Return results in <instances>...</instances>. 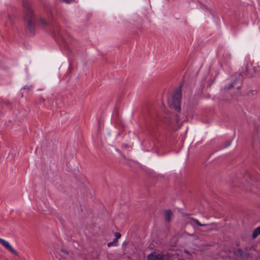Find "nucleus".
<instances>
[{
  "mask_svg": "<svg viewBox=\"0 0 260 260\" xmlns=\"http://www.w3.org/2000/svg\"><path fill=\"white\" fill-rule=\"evenodd\" d=\"M247 72H248V67H247V65L246 64L244 67V71H243L242 72V74H244V75H245V74H246Z\"/></svg>",
  "mask_w": 260,
  "mask_h": 260,
  "instance_id": "a211bd4d",
  "label": "nucleus"
},
{
  "mask_svg": "<svg viewBox=\"0 0 260 260\" xmlns=\"http://www.w3.org/2000/svg\"><path fill=\"white\" fill-rule=\"evenodd\" d=\"M209 156L208 157V159H209ZM211 165V161H209V160H207L206 161H203L202 164V168L205 169H210V166Z\"/></svg>",
  "mask_w": 260,
  "mask_h": 260,
  "instance_id": "9d476101",
  "label": "nucleus"
},
{
  "mask_svg": "<svg viewBox=\"0 0 260 260\" xmlns=\"http://www.w3.org/2000/svg\"><path fill=\"white\" fill-rule=\"evenodd\" d=\"M257 93V91L255 90H248L244 95L247 96L248 98H251L253 96H255Z\"/></svg>",
  "mask_w": 260,
  "mask_h": 260,
  "instance_id": "1a4fd4ad",
  "label": "nucleus"
},
{
  "mask_svg": "<svg viewBox=\"0 0 260 260\" xmlns=\"http://www.w3.org/2000/svg\"><path fill=\"white\" fill-rule=\"evenodd\" d=\"M115 236L116 239H118L121 237V234L119 233H115Z\"/></svg>",
  "mask_w": 260,
  "mask_h": 260,
  "instance_id": "6ab92c4d",
  "label": "nucleus"
},
{
  "mask_svg": "<svg viewBox=\"0 0 260 260\" xmlns=\"http://www.w3.org/2000/svg\"><path fill=\"white\" fill-rule=\"evenodd\" d=\"M177 122H179V118H178V115L177 116Z\"/></svg>",
  "mask_w": 260,
  "mask_h": 260,
  "instance_id": "5701e85b",
  "label": "nucleus"
},
{
  "mask_svg": "<svg viewBox=\"0 0 260 260\" xmlns=\"http://www.w3.org/2000/svg\"><path fill=\"white\" fill-rule=\"evenodd\" d=\"M0 244L12 254L18 255L17 252L12 247L8 241L0 238Z\"/></svg>",
  "mask_w": 260,
  "mask_h": 260,
  "instance_id": "20e7f679",
  "label": "nucleus"
},
{
  "mask_svg": "<svg viewBox=\"0 0 260 260\" xmlns=\"http://www.w3.org/2000/svg\"><path fill=\"white\" fill-rule=\"evenodd\" d=\"M112 244H113L112 242H109V243H108V246L109 247H110V246H111L112 245Z\"/></svg>",
  "mask_w": 260,
  "mask_h": 260,
  "instance_id": "412c9836",
  "label": "nucleus"
},
{
  "mask_svg": "<svg viewBox=\"0 0 260 260\" xmlns=\"http://www.w3.org/2000/svg\"><path fill=\"white\" fill-rule=\"evenodd\" d=\"M260 234V226H258V228H256L253 232L252 233V238L253 239L256 238L258 235Z\"/></svg>",
  "mask_w": 260,
  "mask_h": 260,
  "instance_id": "9b49d317",
  "label": "nucleus"
},
{
  "mask_svg": "<svg viewBox=\"0 0 260 260\" xmlns=\"http://www.w3.org/2000/svg\"><path fill=\"white\" fill-rule=\"evenodd\" d=\"M56 252L62 258H66L69 255L68 252L63 249L56 250Z\"/></svg>",
  "mask_w": 260,
  "mask_h": 260,
  "instance_id": "0eeeda50",
  "label": "nucleus"
},
{
  "mask_svg": "<svg viewBox=\"0 0 260 260\" xmlns=\"http://www.w3.org/2000/svg\"><path fill=\"white\" fill-rule=\"evenodd\" d=\"M172 212L170 210H167L165 212V218L166 221L169 222L171 221Z\"/></svg>",
  "mask_w": 260,
  "mask_h": 260,
  "instance_id": "6e6552de",
  "label": "nucleus"
},
{
  "mask_svg": "<svg viewBox=\"0 0 260 260\" xmlns=\"http://www.w3.org/2000/svg\"><path fill=\"white\" fill-rule=\"evenodd\" d=\"M122 147L124 149H127L128 148H131L132 147L131 145L128 144H123L122 145Z\"/></svg>",
  "mask_w": 260,
  "mask_h": 260,
  "instance_id": "f3484780",
  "label": "nucleus"
},
{
  "mask_svg": "<svg viewBox=\"0 0 260 260\" xmlns=\"http://www.w3.org/2000/svg\"><path fill=\"white\" fill-rule=\"evenodd\" d=\"M193 221H194V222L195 223H196L197 224H198V225H200V226L204 225V224H201V223H200V222L199 221V220H197V219H194V220H193Z\"/></svg>",
  "mask_w": 260,
  "mask_h": 260,
  "instance_id": "aec40b11",
  "label": "nucleus"
},
{
  "mask_svg": "<svg viewBox=\"0 0 260 260\" xmlns=\"http://www.w3.org/2000/svg\"><path fill=\"white\" fill-rule=\"evenodd\" d=\"M40 22L43 26H49V29L52 33L56 36L57 33L59 34V26L57 24L54 25H49L48 22L44 19L40 18Z\"/></svg>",
  "mask_w": 260,
  "mask_h": 260,
  "instance_id": "7ed1b4c3",
  "label": "nucleus"
},
{
  "mask_svg": "<svg viewBox=\"0 0 260 260\" xmlns=\"http://www.w3.org/2000/svg\"><path fill=\"white\" fill-rule=\"evenodd\" d=\"M148 260H164V258L161 254H156L155 252H152L148 255Z\"/></svg>",
  "mask_w": 260,
  "mask_h": 260,
  "instance_id": "39448f33",
  "label": "nucleus"
},
{
  "mask_svg": "<svg viewBox=\"0 0 260 260\" xmlns=\"http://www.w3.org/2000/svg\"><path fill=\"white\" fill-rule=\"evenodd\" d=\"M237 84V86H236V88L238 89H239L241 86V82L239 80L236 79L232 83L227 87H225V88H227L228 89H231L232 87H234L236 86V84Z\"/></svg>",
  "mask_w": 260,
  "mask_h": 260,
  "instance_id": "423d86ee",
  "label": "nucleus"
},
{
  "mask_svg": "<svg viewBox=\"0 0 260 260\" xmlns=\"http://www.w3.org/2000/svg\"><path fill=\"white\" fill-rule=\"evenodd\" d=\"M244 178L245 179V180L248 183L250 182V180H253L251 174L248 172H246L245 173V174L244 176Z\"/></svg>",
  "mask_w": 260,
  "mask_h": 260,
  "instance_id": "ddd939ff",
  "label": "nucleus"
},
{
  "mask_svg": "<svg viewBox=\"0 0 260 260\" xmlns=\"http://www.w3.org/2000/svg\"><path fill=\"white\" fill-rule=\"evenodd\" d=\"M60 2L70 4L75 2V0H60Z\"/></svg>",
  "mask_w": 260,
  "mask_h": 260,
  "instance_id": "dca6fc26",
  "label": "nucleus"
},
{
  "mask_svg": "<svg viewBox=\"0 0 260 260\" xmlns=\"http://www.w3.org/2000/svg\"><path fill=\"white\" fill-rule=\"evenodd\" d=\"M22 5L24 11V19L27 23V29L30 33L34 34L35 25L31 5L28 0H22Z\"/></svg>",
  "mask_w": 260,
  "mask_h": 260,
  "instance_id": "f257e3e1",
  "label": "nucleus"
},
{
  "mask_svg": "<svg viewBox=\"0 0 260 260\" xmlns=\"http://www.w3.org/2000/svg\"><path fill=\"white\" fill-rule=\"evenodd\" d=\"M229 58L231 57V55L230 54H229Z\"/></svg>",
  "mask_w": 260,
  "mask_h": 260,
  "instance_id": "b1692460",
  "label": "nucleus"
},
{
  "mask_svg": "<svg viewBox=\"0 0 260 260\" xmlns=\"http://www.w3.org/2000/svg\"><path fill=\"white\" fill-rule=\"evenodd\" d=\"M182 101L181 86L178 87L173 93L172 96L168 99V104L171 109L177 112L181 111V103Z\"/></svg>",
  "mask_w": 260,
  "mask_h": 260,
  "instance_id": "f03ea898",
  "label": "nucleus"
},
{
  "mask_svg": "<svg viewBox=\"0 0 260 260\" xmlns=\"http://www.w3.org/2000/svg\"><path fill=\"white\" fill-rule=\"evenodd\" d=\"M12 22V18L10 16H8V22L5 24L6 27H8L9 24H11Z\"/></svg>",
  "mask_w": 260,
  "mask_h": 260,
  "instance_id": "2eb2a0df",
  "label": "nucleus"
},
{
  "mask_svg": "<svg viewBox=\"0 0 260 260\" xmlns=\"http://www.w3.org/2000/svg\"><path fill=\"white\" fill-rule=\"evenodd\" d=\"M235 254L241 257H244L246 253L241 249H238L237 250L235 251Z\"/></svg>",
  "mask_w": 260,
  "mask_h": 260,
  "instance_id": "f8f14e48",
  "label": "nucleus"
},
{
  "mask_svg": "<svg viewBox=\"0 0 260 260\" xmlns=\"http://www.w3.org/2000/svg\"><path fill=\"white\" fill-rule=\"evenodd\" d=\"M28 86H26V85L24 86L23 87L24 89H28Z\"/></svg>",
  "mask_w": 260,
  "mask_h": 260,
  "instance_id": "4be33fe9",
  "label": "nucleus"
},
{
  "mask_svg": "<svg viewBox=\"0 0 260 260\" xmlns=\"http://www.w3.org/2000/svg\"><path fill=\"white\" fill-rule=\"evenodd\" d=\"M255 124L256 127L260 129V117L256 119Z\"/></svg>",
  "mask_w": 260,
  "mask_h": 260,
  "instance_id": "4468645a",
  "label": "nucleus"
}]
</instances>
